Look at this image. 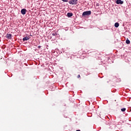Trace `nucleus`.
<instances>
[{"instance_id":"obj_1","label":"nucleus","mask_w":131,"mask_h":131,"mask_svg":"<svg viewBox=\"0 0 131 131\" xmlns=\"http://www.w3.org/2000/svg\"><path fill=\"white\" fill-rule=\"evenodd\" d=\"M92 14V11H84L83 12L82 16V17L84 16H90Z\"/></svg>"},{"instance_id":"obj_2","label":"nucleus","mask_w":131,"mask_h":131,"mask_svg":"<svg viewBox=\"0 0 131 131\" xmlns=\"http://www.w3.org/2000/svg\"><path fill=\"white\" fill-rule=\"evenodd\" d=\"M77 0H71L69 2L70 5H77Z\"/></svg>"},{"instance_id":"obj_3","label":"nucleus","mask_w":131,"mask_h":131,"mask_svg":"<svg viewBox=\"0 0 131 131\" xmlns=\"http://www.w3.org/2000/svg\"><path fill=\"white\" fill-rule=\"evenodd\" d=\"M116 4L117 5H122L123 4V1H122L121 0H117Z\"/></svg>"},{"instance_id":"obj_4","label":"nucleus","mask_w":131,"mask_h":131,"mask_svg":"<svg viewBox=\"0 0 131 131\" xmlns=\"http://www.w3.org/2000/svg\"><path fill=\"white\" fill-rule=\"evenodd\" d=\"M6 37H7V38H8V39H12V34H7L6 35Z\"/></svg>"},{"instance_id":"obj_5","label":"nucleus","mask_w":131,"mask_h":131,"mask_svg":"<svg viewBox=\"0 0 131 131\" xmlns=\"http://www.w3.org/2000/svg\"><path fill=\"white\" fill-rule=\"evenodd\" d=\"M26 9H23L21 10V13L22 14V15H25V14H26Z\"/></svg>"},{"instance_id":"obj_6","label":"nucleus","mask_w":131,"mask_h":131,"mask_svg":"<svg viewBox=\"0 0 131 131\" xmlns=\"http://www.w3.org/2000/svg\"><path fill=\"white\" fill-rule=\"evenodd\" d=\"M67 16L69 18H70V17H72V16H73V13L69 12L67 14Z\"/></svg>"},{"instance_id":"obj_7","label":"nucleus","mask_w":131,"mask_h":131,"mask_svg":"<svg viewBox=\"0 0 131 131\" xmlns=\"http://www.w3.org/2000/svg\"><path fill=\"white\" fill-rule=\"evenodd\" d=\"M23 41H25V40H29V38L28 37H25L23 39Z\"/></svg>"},{"instance_id":"obj_8","label":"nucleus","mask_w":131,"mask_h":131,"mask_svg":"<svg viewBox=\"0 0 131 131\" xmlns=\"http://www.w3.org/2000/svg\"><path fill=\"white\" fill-rule=\"evenodd\" d=\"M119 26V24L118 23H116L115 24V27H116V28H117V27H118Z\"/></svg>"},{"instance_id":"obj_9","label":"nucleus","mask_w":131,"mask_h":131,"mask_svg":"<svg viewBox=\"0 0 131 131\" xmlns=\"http://www.w3.org/2000/svg\"><path fill=\"white\" fill-rule=\"evenodd\" d=\"M126 43H127V45H129L130 43V41H129V40L127 39L126 40Z\"/></svg>"},{"instance_id":"obj_10","label":"nucleus","mask_w":131,"mask_h":131,"mask_svg":"<svg viewBox=\"0 0 131 131\" xmlns=\"http://www.w3.org/2000/svg\"><path fill=\"white\" fill-rule=\"evenodd\" d=\"M122 112H124V111H125V110H126V108H123L122 109H121Z\"/></svg>"},{"instance_id":"obj_11","label":"nucleus","mask_w":131,"mask_h":131,"mask_svg":"<svg viewBox=\"0 0 131 131\" xmlns=\"http://www.w3.org/2000/svg\"><path fill=\"white\" fill-rule=\"evenodd\" d=\"M52 35H53V36H56V35H57V33H52Z\"/></svg>"},{"instance_id":"obj_12","label":"nucleus","mask_w":131,"mask_h":131,"mask_svg":"<svg viewBox=\"0 0 131 131\" xmlns=\"http://www.w3.org/2000/svg\"><path fill=\"white\" fill-rule=\"evenodd\" d=\"M62 2H64V3H68V0H62Z\"/></svg>"},{"instance_id":"obj_13","label":"nucleus","mask_w":131,"mask_h":131,"mask_svg":"<svg viewBox=\"0 0 131 131\" xmlns=\"http://www.w3.org/2000/svg\"><path fill=\"white\" fill-rule=\"evenodd\" d=\"M80 77V75H78L77 76V78H79Z\"/></svg>"},{"instance_id":"obj_14","label":"nucleus","mask_w":131,"mask_h":131,"mask_svg":"<svg viewBox=\"0 0 131 131\" xmlns=\"http://www.w3.org/2000/svg\"><path fill=\"white\" fill-rule=\"evenodd\" d=\"M41 47V46H38V48H40Z\"/></svg>"}]
</instances>
